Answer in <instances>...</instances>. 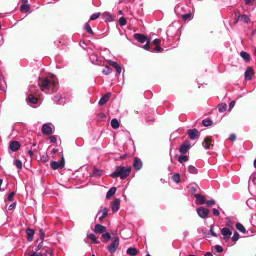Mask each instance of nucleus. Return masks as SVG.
<instances>
[{
    "instance_id": "nucleus-1",
    "label": "nucleus",
    "mask_w": 256,
    "mask_h": 256,
    "mask_svg": "<svg viewBox=\"0 0 256 256\" xmlns=\"http://www.w3.org/2000/svg\"><path fill=\"white\" fill-rule=\"evenodd\" d=\"M131 167L116 166V172L111 174L112 178L120 177L121 180H124L129 176L131 173Z\"/></svg>"
},
{
    "instance_id": "nucleus-2",
    "label": "nucleus",
    "mask_w": 256,
    "mask_h": 256,
    "mask_svg": "<svg viewBox=\"0 0 256 256\" xmlns=\"http://www.w3.org/2000/svg\"><path fill=\"white\" fill-rule=\"evenodd\" d=\"M38 85L42 90L52 88L56 87V82L54 80L52 82L46 78H40L38 80Z\"/></svg>"
},
{
    "instance_id": "nucleus-3",
    "label": "nucleus",
    "mask_w": 256,
    "mask_h": 256,
    "mask_svg": "<svg viewBox=\"0 0 256 256\" xmlns=\"http://www.w3.org/2000/svg\"><path fill=\"white\" fill-rule=\"evenodd\" d=\"M120 245L118 238H116L113 242L108 246V250L112 254L114 253Z\"/></svg>"
},
{
    "instance_id": "nucleus-4",
    "label": "nucleus",
    "mask_w": 256,
    "mask_h": 256,
    "mask_svg": "<svg viewBox=\"0 0 256 256\" xmlns=\"http://www.w3.org/2000/svg\"><path fill=\"white\" fill-rule=\"evenodd\" d=\"M65 165L64 160V157L62 158V161L60 162H51V167L54 170H56L58 168H62Z\"/></svg>"
},
{
    "instance_id": "nucleus-5",
    "label": "nucleus",
    "mask_w": 256,
    "mask_h": 256,
    "mask_svg": "<svg viewBox=\"0 0 256 256\" xmlns=\"http://www.w3.org/2000/svg\"><path fill=\"white\" fill-rule=\"evenodd\" d=\"M197 212L200 218L206 219L208 216L209 210L203 207H200L197 209Z\"/></svg>"
},
{
    "instance_id": "nucleus-6",
    "label": "nucleus",
    "mask_w": 256,
    "mask_h": 256,
    "mask_svg": "<svg viewBox=\"0 0 256 256\" xmlns=\"http://www.w3.org/2000/svg\"><path fill=\"white\" fill-rule=\"evenodd\" d=\"M52 125V124L50 123L44 124L42 128V133L47 136L52 134L53 132Z\"/></svg>"
},
{
    "instance_id": "nucleus-7",
    "label": "nucleus",
    "mask_w": 256,
    "mask_h": 256,
    "mask_svg": "<svg viewBox=\"0 0 256 256\" xmlns=\"http://www.w3.org/2000/svg\"><path fill=\"white\" fill-rule=\"evenodd\" d=\"M221 234L224 236V239L228 241L232 235V232L228 228H224L221 230Z\"/></svg>"
},
{
    "instance_id": "nucleus-8",
    "label": "nucleus",
    "mask_w": 256,
    "mask_h": 256,
    "mask_svg": "<svg viewBox=\"0 0 256 256\" xmlns=\"http://www.w3.org/2000/svg\"><path fill=\"white\" fill-rule=\"evenodd\" d=\"M202 146L206 150L210 149L213 146L212 141L210 138H206L204 139L202 143Z\"/></svg>"
},
{
    "instance_id": "nucleus-9",
    "label": "nucleus",
    "mask_w": 256,
    "mask_h": 256,
    "mask_svg": "<svg viewBox=\"0 0 256 256\" xmlns=\"http://www.w3.org/2000/svg\"><path fill=\"white\" fill-rule=\"evenodd\" d=\"M188 134L192 140H195L198 138V132L196 129L189 130Z\"/></svg>"
},
{
    "instance_id": "nucleus-10",
    "label": "nucleus",
    "mask_w": 256,
    "mask_h": 256,
    "mask_svg": "<svg viewBox=\"0 0 256 256\" xmlns=\"http://www.w3.org/2000/svg\"><path fill=\"white\" fill-rule=\"evenodd\" d=\"M254 70L249 67L247 68L246 72H245V78L246 80H250L252 79V76L254 75Z\"/></svg>"
},
{
    "instance_id": "nucleus-11",
    "label": "nucleus",
    "mask_w": 256,
    "mask_h": 256,
    "mask_svg": "<svg viewBox=\"0 0 256 256\" xmlns=\"http://www.w3.org/2000/svg\"><path fill=\"white\" fill-rule=\"evenodd\" d=\"M134 168L137 170H140L142 166V163L141 160L137 158H134V164H133Z\"/></svg>"
},
{
    "instance_id": "nucleus-12",
    "label": "nucleus",
    "mask_w": 256,
    "mask_h": 256,
    "mask_svg": "<svg viewBox=\"0 0 256 256\" xmlns=\"http://www.w3.org/2000/svg\"><path fill=\"white\" fill-rule=\"evenodd\" d=\"M134 38L141 44H144L147 41V38L144 35L136 34L134 35Z\"/></svg>"
},
{
    "instance_id": "nucleus-13",
    "label": "nucleus",
    "mask_w": 256,
    "mask_h": 256,
    "mask_svg": "<svg viewBox=\"0 0 256 256\" xmlns=\"http://www.w3.org/2000/svg\"><path fill=\"white\" fill-rule=\"evenodd\" d=\"M94 232L97 234H103L106 232V228L101 224H96L94 228Z\"/></svg>"
},
{
    "instance_id": "nucleus-14",
    "label": "nucleus",
    "mask_w": 256,
    "mask_h": 256,
    "mask_svg": "<svg viewBox=\"0 0 256 256\" xmlns=\"http://www.w3.org/2000/svg\"><path fill=\"white\" fill-rule=\"evenodd\" d=\"M195 198L196 200V204H197L202 205L206 203L205 198L203 196L200 194H197L195 195Z\"/></svg>"
},
{
    "instance_id": "nucleus-15",
    "label": "nucleus",
    "mask_w": 256,
    "mask_h": 256,
    "mask_svg": "<svg viewBox=\"0 0 256 256\" xmlns=\"http://www.w3.org/2000/svg\"><path fill=\"white\" fill-rule=\"evenodd\" d=\"M111 96V94L108 93L102 98L99 102V105L102 106L104 105L108 100Z\"/></svg>"
},
{
    "instance_id": "nucleus-16",
    "label": "nucleus",
    "mask_w": 256,
    "mask_h": 256,
    "mask_svg": "<svg viewBox=\"0 0 256 256\" xmlns=\"http://www.w3.org/2000/svg\"><path fill=\"white\" fill-rule=\"evenodd\" d=\"M120 206V200L119 199H116L112 204V208L114 212L118 211Z\"/></svg>"
},
{
    "instance_id": "nucleus-17",
    "label": "nucleus",
    "mask_w": 256,
    "mask_h": 256,
    "mask_svg": "<svg viewBox=\"0 0 256 256\" xmlns=\"http://www.w3.org/2000/svg\"><path fill=\"white\" fill-rule=\"evenodd\" d=\"M10 148L12 152L18 151L20 148V144L17 142H14L10 144Z\"/></svg>"
},
{
    "instance_id": "nucleus-18",
    "label": "nucleus",
    "mask_w": 256,
    "mask_h": 256,
    "mask_svg": "<svg viewBox=\"0 0 256 256\" xmlns=\"http://www.w3.org/2000/svg\"><path fill=\"white\" fill-rule=\"evenodd\" d=\"M190 148V144L189 142L185 143L182 144L180 149V152L182 154H186Z\"/></svg>"
},
{
    "instance_id": "nucleus-19",
    "label": "nucleus",
    "mask_w": 256,
    "mask_h": 256,
    "mask_svg": "<svg viewBox=\"0 0 256 256\" xmlns=\"http://www.w3.org/2000/svg\"><path fill=\"white\" fill-rule=\"evenodd\" d=\"M138 254V251L136 248H130L127 250V254L130 256H136Z\"/></svg>"
},
{
    "instance_id": "nucleus-20",
    "label": "nucleus",
    "mask_w": 256,
    "mask_h": 256,
    "mask_svg": "<svg viewBox=\"0 0 256 256\" xmlns=\"http://www.w3.org/2000/svg\"><path fill=\"white\" fill-rule=\"evenodd\" d=\"M26 234H28V240L29 242H32L33 240L34 236V230L28 228L26 230Z\"/></svg>"
},
{
    "instance_id": "nucleus-21",
    "label": "nucleus",
    "mask_w": 256,
    "mask_h": 256,
    "mask_svg": "<svg viewBox=\"0 0 256 256\" xmlns=\"http://www.w3.org/2000/svg\"><path fill=\"white\" fill-rule=\"evenodd\" d=\"M240 56L246 62H248L250 60V55L245 52H242L240 53Z\"/></svg>"
},
{
    "instance_id": "nucleus-22",
    "label": "nucleus",
    "mask_w": 256,
    "mask_h": 256,
    "mask_svg": "<svg viewBox=\"0 0 256 256\" xmlns=\"http://www.w3.org/2000/svg\"><path fill=\"white\" fill-rule=\"evenodd\" d=\"M238 20H240L244 24H248L250 22V18L247 15L238 16Z\"/></svg>"
},
{
    "instance_id": "nucleus-23",
    "label": "nucleus",
    "mask_w": 256,
    "mask_h": 256,
    "mask_svg": "<svg viewBox=\"0 0 256 256\" xmlns=\"http://www.w3.org/2000/svg\"><path fill=\"white\" fill-rule=\"evenodd\" d=\"M116 188H110L107 193L106 198L108 199H110L111 197L114 196L116 192Z\"/></svg>"
},
{
    "instance_id": "nucleus-24",
    "label": "nucleus",
    "mask_w": 256,
    "mask_h": 256,
    "mask_svg": "<svg viewBox=\"0 0 256 256\" xmlns=\"http://www.w3.org/2000/svg\"><path fill=\"white\" fill-rule=\"evenodd\" d=\"M28 102L32 104H36L38 102V99L32 94H30L28 98Z\"/></svg>"
},
{
    "instance_id": "nucleus-25",
    "label": "nucleus",
    "mask_w": 256,
    "mask_h": 256,
    "mask_svg": "<svg viewBox=\"0 0 256 256\" xmlns=\"http://www.w3.org/2000/svg\"><path fill=\"white\" fill-rule=\"evenodd\" d=\"M111 126L114 129H117L120 126V124L118 120L113 119L111 122Z\"/></svg>"
},
{
    "instance_id": "nucleus-26",
    "label": "nucleus",
    "mask_w": 256,
    "mask_h": 256,
    "mask_svg": "<svg viewBox=\"0 0 256 256\" xmlns=\"http://www.w3.org/2000/svg\"><path fill=\"white\" fill-rule=\"evenodd\" d=\"M20 10L23 13H26L30 10V6L29 4H24L21 6Z\"/></svg>"
},
{
    "instance_id": "nucleus-27",
    "label": "nucleus",
    "mask_w": 256,
    "mask_h": 256,
    "mask_svg": "<svg viewBox=\"0 0 256 256\" xmlns=\"http://www.w3.org/2000/svg\"><path fill=\"white\" fill-rule=\"evenodd\" d=\"M236 228L237 230L238 231H240V232H241L243 234H246V230L244 227L243 226V225L242 224H240V223L237 224L236 226Z\"/></svg>"
},
{
    "instance_id": "nucleus-28",
    "label": "nucleus",
    "mask_w": 256,
    "mask_h": 256,
    "mask_svg": "<svg viewBox=\"0 0 256 256\" xmlns=\"http://www.w3.org/2000/svg\"><path fill=\"white\" fill-rule=\"evenodd\" d=\"M100 213H102V214L101 216L99 218V219L100 220H102L107 216L108 213V210L106 208H104L102 210L98 212V214H100Z\"/></svg>"
},
{
    "instance_id": "nucleus-29",
    "label": "nucleus",
    "mask_w": 256,
    "mask_h": 256,
    "mask_svg": "<svg viewBox=\"0 0 256 256\" xmlns=\"http://www.w3.org/2000/svg\"><path fill=\"white\" fill-rule=\"evenodd\" d=\"M14 164L18 169L21 170L22 168V162L18 160H16L14 161Z\"/></svg>"
},
{
    "instance_id": "nucleus-30",
    "label": "nucleus",
    "mask_w": 256,
    "mask_h": 256,
    "mask_svg": "<svg viewBox=\"0 0 256 256\" xmlns=\"http://www.w3.org/2000/svg\"><path fill=\"white\" fill-rule=\"evenodd\" d=\"M188 160V156H180L178 158V162L181 164H183L185 162H186Z\"/></svg>"
},
{
    "instance_id": "nucleus-31",
    "label": "nucleus",
    "mask_w": 256,
    "mask_h": 256,
    "mask_svg": "<svg viewBox=\"0 0 256 256\" xmlns=\"http://www.w3.org/2000/svg\"><path fill=\"white\" fill-rule=\"evenodd\" d=\"M88 236L89 238L92 240L94 244H99V242L97 240L96 236L94 234H88Z\"/></svg>"
},
{
    "instance_id": "nucleus-32",
    "label": "nucleus",
    "mask_w": 256,
    "mask_h": 256,
    "mask_svg": "<svg viewBox=\"0 0 256 256\" xmlns=\"http://www.w3.org/2000/svg\"><path fill=\"white\" fill-rule=\"evenodd\" d=\"M188 170L190 173L192 174H196L198 173V170L192 166H190Z\"/></svg>"
},
{
    "instance_id": "nucleus-33",
    "label": "nucleus",
    "mask_w": 256,
    "mask_h": 256,
    "mask_svg": "<svg viewBox=\"0 0 256 256\" xmlns=\"http://www.w3.org/2000/svg\"><path fill=\"white\" fill-rule=\"evenodd\" d=\"M172 180L176 184H179L180 181V175L178 174H174L172 176Z\"/></svg>"
},
{
    "instance_id": "nucleus-34",
    "label": "nucleus",
    "mask_w": 256,
    "mask_h": 256,
    "mask_svg": "<svg viewBox=\"0 0 256 256\" xmlns=\"http://www.w3.org/2000/svg\"><path fill=\"white\" fill-rule=\"evenodd\" d=\"M112 72V70L108 66H106L102 70L103 74H104L106 75H108L110 74Z\"/></svg>"
},
{
    "instance_id": "nucleus-35",
    "label": "nucleus",
    "mask_w": 256,
    "mask_h": 256,
    "mask_svg": "<svg viewBox=\"0 0 256 256\" xmlns=\"http://www.w3.org/2000/svg\"><path fill=\"white\" fill-rule=\"evenodd\" d=\"M192 18V14H186L182 15V18L184 21L190 20Z\"/></svg>"
},
{
    "instance_id": "nucleus-36",
    "label": "nucleus",
    "mask_w": 256,
    "mask_h": 256,
    "mask_svg": "<svg viewBox=\"0 0 256 256\" xmlns=\"http://www.w3.org/2000/svg\"><path fill=\"white\" fill-rule=\"evenodd\" d=\"M84 28L85 30L88 32H89L90 34H91L92 35H94V33L90 27V26L88 24H86L85 26H84Z\"/></svg>"
},
{
    "instance_id": "nucleus-37",
    "label": "nucleus",
    "mask_w": 256,
    "mask_h": 256,
    "mask_svg": "<svg viewBox=\"0 0 256 256\" xmlns=\"http://www.w3.org/2000/svg\"><path fill=\"white\" fill-rule=\"evenodd\" d=\"M104 16L106 19L109 22H112V18L110 14L108 12H105L104 14Z\"/></svg>"
},
{
    "instance_id": "nucleus-38",
    "label": "nucleus",
    "mask_w": 256,
    "mask_h": 256,
    "mask_svg": "<svg viewBox=\"0 0 256 256\" xmlns=\"http://www.w3.org/2000/svg\"><path fill=\"white\" fill-rule=\"evenodd\" d=\"M247 205L252 208V206H251V205H254L255 206L256 204V201L254 200V199H250V200H248V201H247Z\"/></svg>"
},
{
    "instance_id": "nucleus-39",
    "label": "nucleus",
    "mask_w": 256,
    "mask_h": 256,
    "mask_svg": "<svg viewBox=\"0 0 256 256\" xmlns=\"http://www.w3.org/2000/svg\"><path fill=\"white\" fill-rule=\"evenodd\" d=\"M119 23L121 26H124L126 24V20L124 18L122 17L120 18Z\"/></svg>"
},
{
    "instance_id": "nucleus-40",
    "label": "nucleus",
    "mask_w": 256,
    "mask_h": 256,
    "mask_svg": "<svg viewBox=\"0 0 256 256\" xmlns=\"http://www.w3.org/2000/svg\"><path fill=\"white\" fill-rule=\"evenodd\" d=\"M90 59L93 64H95L96 62H98V57L95 54H92L90 56Z\"/></svg>"
},
{
    "instance_id": "nucleus-41",
    "label": "nucleus",
    "mask_w": 256,
    "mask_h": 256,
    "mask_svg": "<svg viewBox=\"0 0 256 256\" xmlns=\"http://www.w3.org/2000/svg\"><path fill=\"white\" fill-rule=\"evenodd\" d=\"M212 122L211 120H204L202 121V124L206 126H208L212 124Z\"/></svg>"
},
{
    "instance_id": "nucleus-42",
    "label": "nucleus",
    "mask_w": 256,
    "mask_h": 256,
    "mask_svg": "<svg viewBox=\"0 0 256 256\" xmlns=\"http://www.w3.org/2000/svg\"><path fill=\"white\" fill-rule=\"evenodd\" d=\"M100 12L94 14L90 16V20H96L100 17Z\"/></svg>"
},
{
    "instance_id": "nucleus-43",
    "label": "nucleus",
    "mask_w": 256,
    "mask_h": 256,
    "mask_svg": "<svg viewBox=\"0 0 256 256\" xmlns=\"http://www.w3.org/2000/svg\"><path fill=\"white\" fill-rule=\"evenodd\" d=\"M102 237L104 238V240L106 242H108L111 238V236L109 233H106V234H103Z\"/></svg>"
},
{
    "instance_id": "nucleus-44",
    "label": "nucleus",
    "mask_w": 256,
    "mask_h": 256,
    "mask_svg": "<svg viewBox=\"0 0 256 256\" xmlns=\"http://www.w3.org/2000/svg\"><path fill=\"white\" fill-rule=\"evenodd\" d=\"M226 107L227 106L226 104L220 105L219 107V111L220 112H224V111L226 110Z\"/></svg>"
},
{
    "instance_id": "nucleus-45",
    "label": "nucleus",
    "mask_w": 256,
    "mask_h": 256,
    "mask_svg": "<svg viewBox=\"0 0 256 256\" xmlns=\"http://www.w3.org/2000/svg\"><path fill=\"white\" fill-rule=\"evenodd\" d=\"M239 237H240L239 234L237 232H236L234 233L233 237L232 238V240L234 242H236L238 240Z\"/></svg>"
},
{
    "instance_id": "nucleus-46",
    "label": "nucleus",
    "mask_w": 256,
    "mask_h": 256,
    "mask_svg": "<svg viewBox=\"0 0 256 256\" xmlns=\"http://www.w3.org/2000/svg\"><path fill=\"white\" fill-rule=\"evenodd\" d=\"M215 250L218 253H220L223 252L222 248L221 246L218 245L215 246Z\"/></svg>"
},
{
    "instance_id": "nucleus-47",
    "label": "nucleus",
    "mask_w": 256,
    "mask_h": 256,
    "mask_svg": "<svg viewBox=\"0 0 256 256\" xmlns=\"http://www.w3.org/2000/svg\"><path fill=\"white\" fill-rule=\"evenodd\" d=\"M15 195V193L14 192H11L8 197V200L10 202L13 201L14 197Z\"/></svg>"
},
{
    "instance_id": "nucleus-48",
    "label": "nucleus",
    "mask_w": 256,
    "mask_h": 256,
    "mask_svg": "<svg viewBox=\"0 0 256 256\" xmlns=\"http://www.w3.org/2000/svg\"><path fill=\"white\" fill-rule=\"evenodd\" d=\"M39 234L40 236V239L42 240L45 238V234L44 230L42 229H41L40 230Z\"/></svg>"
},
{
    "instance_id": "nucleus-49",
    "label": "nucleus",
    "mask_w": 256,
    "mask_h": 256,
    "mask_svg": "<svg viewBox=\"0 0 256 256\" xmlns=\"http://www.w3.org/2000/svg\"><path fill=\"white\" fill-rule=\"evenodd\" d=\"M108 64L114 67V68H116L117 67V66H118V63H116L115 62L112 61V60H110L108 62Z\"/></svg>"
},
{
    "instance_id": "nucleus-50",
    "label": "nucleus",
    "mask_w": 256,
    "mask_h": 256,
    "mask_svg": "<svg viewBox=\"0 0 256 256\" xmlns=\"http://www.w3.org/2000/svg\"><path fill=\"white\" fill-rule=\"evenodd\" d=\"M150 41L148 40V41H146V44L144 46V48L146 50H149L150 48Z\"/></svg>"
},
{
    "instance_id": "nucleus-51",
    "label": "nucleus",
    "mask_w": 256,
    "mask_h": 256,
    "mask_svg": "<svg viewBox=\"0 0 256 256\" xmlns=\"http://www.w3.org/2000/svg\"><path fill=\"white\" fill-rule=\"evenodd\" d=\"M206 204L208 206H210L215 204L216 202L214 200H212L208 201L206 202Z\"/></svg>"
},
{
    "instance_id": "nucleus-52",
    "label": "nucleus",
    "mask_w": 256,
    "mask_h": 256,
    "mask_svg": "<svg viewBox=\"0 0 256 256\" xmlns=\"http://www.w3.org/2000/svg\"><path fill=\"white\" fill-rule=\"evenodd\" d=\"M62 99V96L60 95L56 94L54 96V100L56 102H59Z\"/></svg>"
},
{
    "instance_id": "nucleus-53",
    "label": "nucleus",
    "mask_w": 256,
    "mask_h": 256,
    "mask_svg": "<svg viewBox=\"0 0 256 256\" xmlns=\"http://www.w3.org/2000/svg\"><path fill=\"white\" fill-rule=\"evenodd\" d=\"M49 138L51 143H55L57 140L55 136H50Z\"/></svg>"
},
{
    "instance_id": "nucleus-54",
    "label": "nucleus",
    "mask_w": 256,
    "mask_h": 256,
    "mask_svg": "<svg viewBox=\"0 0 256 256\" xmlns=\"http://www.w3.org/2000/svg\"><path fill=\"white\" fill-rule=\"evenodd\" d=\"M210 233H211L212 235L213 236L216 237V238L218 236L214 232V226H212L211 227L210 230Z\"/></svg>"
},
{
    "instance_id": "nucleus-55",
    "label": "nucleus",
    "mask_w": 256,
    "mask_h": 256,
    "mask_svg": "<svg viewBox=\"0 0 256 256\" xmlns=\"http://www.w3.org/2000/svg\"><path fill=\"white\" fill-rule=\"evenodd\" d=\"M118 73V74H120L122 71V68L118 64V66L116 68H115Z\"/></svg>"
},
{
    "instance_id": "nucleus-56",
    "label": "nucleus",
    "mask_w": 256,
    "mask_h": 256,
    "mask_svg": "<svg viewBox=\"0 0 256 256\" xmlns=\"http://www.w3.org/2000/svg\"><path fill=\"white\" fill-rule=\"evenodd\" d=\"M213 214L216 216H218L220 214V212L218 210L216 209H214L213 210Z\"/></svg>"
},
{
    "instance_id": "nucleus-57",
    "label": "nucleus",
    "mask_w": 256,
    "mask_h": 256,
    "mask_svg": "<svg viewBox=\"0 0 256 256\" xmlns=\"http://www.w3.org/2000/svg\"><path fill=\"white\" fill-rule=\"evenodd\" d=\"M230 140L232 141H234L236 140V136L234 134H232L230 136Z\"/></svg>"
},
{
    "instance_id": "nucleus-58",
    "label": "nucleus",
    "mask_w": 256,
    "mask_h": 256,
    "mask_svg": "<svg viewBox=\"0 0 256 256\" xmlns=\"http://www.w3.org/2000/svg\"><path fill=\"white\" fill-rule=\"evenodd\" d=\"M154 44L158 46L160 44V40L159 39H156L154 40Z\"/></svg>"
},
{
    "instance_id": "nucleus-59",
    "label": "nucleus",
    "mask_w": 256,
    "mask_h": 256,
    "mask_svg": "<svg viewBox=\"0 0 256 256\" xmlns=\"http://www.w3.org/2000/svg\"><path fill=\"white\" fill-rule=\"evenodd\" d=\"M42 246H43V242H41L38 244V246L37 248H36V250H37V251L40 250L42 248Z\"/></svg>"
},
{
    "instance_id": "nucleus-60",
    "label": "nucleus",
    "mask_w": 256,
    "mask_h": 256,
    "mask_svg": "<svg viewBox=\"0 0 256 256\" xmlns=\"http://www.w3.org/2000/svg\"><path fill=\"white\" fill-rule=\"evenodd\" d=\"M30 256H42V255L40 254H37L36 252H34Z\"/></svg>"
},
{
    "instance_id": "nucleus-61",
    "label": "nucleus",
    "mask_w": 256,
    "mask_h": 256,
    "mask_svg": "<svg viewBox=\"0 0 256 256\" xmlns=\"http://www.w3.org/2000/svg\"><path fill=\"white\" fill-rule=\"evenodd\" d=\"M162 50V48L160 46H158L156 48H155V50L158 52H160Z\"/></svg>"
},
{
    "instance_id": "nucleus-62",
    "label": "nucleus",
    "mask_w": 256,
    "mask_h": 256,
    "mask_svg": "<svg viewBox=\"0 0 256 256\" xmlns=\"http://www.w3.org/2000/svg\"><path fill=\"white\" fill-rule=\"evenodd\" d=\"M232 225H233V223L232 222H231L230 221L226 222L227 226L230 227V226H232Z\"/></svg>"
},
{
    "instance_id": "nucleus-63",
    "label": "nucleus",
    "mask_w": 256,
    "mask_h": 256,
    "mask_svg": "<svg viewBox=\"0 0 256 256\" xmlns=\"http://www.w3.org/2000/svg\"><path fill=\"white\" fill-rule=\"evenodd\" d=\"M235 105V102H230V108H232Z\"/></svg>"
},
{
    "instance_id": "nucleus-64",
    "label": "nucleus",
    "mask_w": 256,
    "mask_h": 256,
    "mask_svg": "<svg viewBox=\"0 0 256 256\" xmlns=\"http://www.w3.org/2000/svg\"><path fill=\"white\" fill-rule=\"evenodd\" d=\"M254 1V0H246V4H248L250 3H251L252 2H253Z\"/></svg>"
}]
</instances>
